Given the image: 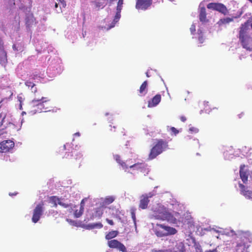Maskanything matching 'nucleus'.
<instances>
[{
    "label": "nucleus",
    "instance_id": "obj_1",
    "mask_svg": "<svg viewBox=\"0 0 252 252\" xmlns=\"http://www.w3.org/2000/svg\"><path fill=\"white\" fill-rule=\"evenodd\" d=\"M239 32L238 38L243 48L247 50L252 51V38L250 36L248 22L242 24Z\"/></svg>",
    "mask_w": 252,
    "mask_h": 252
},
{
    "label": "nucleus",
    "instance_id": "obj_2",
    "mask_svg": "<svg viewBox=\"0 0 252 252\" xmlns=\"http://www.w3.org/2000/svg\"><path fill=\"white\" fill-rule=\"evenodd\" d=\"M50 100L47 97H41V98H34L29 106V113L34 115L37 113L49 111L48 107L45 106Z\"/></svg>",
    "mask_w": 252,
    "mask_h": 252
},
{
    "label": "nucleus",
    "instance_id": "obj_3",
    "mask_svg": "<svg viewBox=\"0 0 252 252\" xmlns=\"http://www.w3.org/2000/svg\"><path fill=\"white\" fill-rule=\"evenodd\" d=\"M167 149L168 143L167 141L162 139H156L149 154L148 159L151 160L155 159Z\"/></svg>",
    "mask_w": 252,
    "mask_h": 252
},
{
    "label": "nucleus",
    "instance_id": "obj_4",
    "mask_svg": "<svg viewBox=\"0 0 252 252\" xmlns=\"http://www.w3.org/2000/svg\"><path fill=\"white\" fill-rule=\"evenodd\" d=\"M177 230L170 226L160 224H156L155 228V233L158 237H163L169 235H173L177 233Z\"/></svg>",
    "mask_w": 252,
    "mask_h": 252
},
{
    "label": "nucleus",
    "instance_id": "obj_5",
    "mask_svg": "<svg viewBox=\"0 0 252 252\" xmlns=\"http://www.w3.org/2000/svg\"><path fill=\"white\" fill-rule=\"evenodd\" d=\"M153 216L155 219L168 221H172L174 219L173 215L169 213L165 208L161 206H159L156 210L154 211Z\"/></svg>",
    "mask_w": 252,
    "mask_h": 252
},
{
    "label": "nucleus",
    "instance_id": "obj_6",
    "mask_svg": "<svg viewBox=\"0 0 252 252\" xmlns=\"http://www.w3.org/2000/svg\"><path fill=\"white\" fill-rule=\"evenodd\" d=\"M82 157L80 151L73 149L70 152H65L63 158L68 159L72 163H76L81 161Z\"/></svg>",
    "mask_w": 252,
    "mask_h": 252
},
{
    "label": "nucleus",
    "instance_id": "obj_7",
    "mask_svg": "<svg viewBox=\"0 0 252 252\" xmlns=\"http://www.w3.org/2000/svg\"><path fill=\"white\" fill-rule=\"evenodd\" d=\"M44 202L41 201L38 204L33 211V215L32 218L33 223H36L40 220L44 212Z\"/></svg>",
    "mask_w": 252,
    "mask_h": 252
},
{
    "label": "nucleus",
    "instance_id": "obj_8",
    "mask_svg": "<svg viewBox=\"0 0 252 252\" xmlns=\"http://www.w3.org/2000/svg\"><path fill=\"white\" fill-rule=\"evenodd\" d=\"M207 8L210 9L219 11L224 15L227 14L228 13V11L226 7L223 4L221 3H210L207 5Z\"/></svg>",
    "mask_w": 252,
    "mask_h": 252
},
{
    "label": "nucleus",
    "instance_id": "obj_9",
    "mask_svg": "<svg viewBox=\"0 0 252 252\" xmlns=\"http://www.w3.org/2000/svg\"><path fill=\"white\" fill-rule=\"evenodd\" d=\"M108 246L111 249H116L122 252H126V246L117 239H113L107 242Z\"/></svg>",
    "mask_w": 252,
    "mask_h": 252
},
{
    "label": "nucleus",
    "instance_id": "obj_10",
    "mask_svg": "<svg viewBox=\"0 0 252 252\" xmlns=\"http://www.w3.org/2000/svg\"><path fill=\"white\" fill-rule=\"evenodd\" d=\"M14 146V142L10 140L3 141L0 143V149L2 153L9 152Z\"/></svg>",
    "mask_w": 252,
    "mask_h": 252
},
{
    "label": "nucleus",
    "instance_id": "obj_11",
    "mask_svg": "<svg viewBox=\"0 0 252 252\" xmlns=\"http://www.w3.org/2000/svg\"><path fill=\"white\" fill-rule=\"evenodd\" d=\"M152 0H136L135 7L137 9L145 10L152 4Z\"/></svg>",
    "mask_w": 252,
    "mask_h": 252
},
{
    "label": "nucleus",
    "instance_id": "obj_12",
    "mask_svg": "<svg viewBox=\"0 0 252 252\" xmlns=\"http://www.w3.org/2000/svg\"><path fill=\"white\" fill-rule=\"evenodd\" d=\"M245 165L241 164L240 166V176L244 184H246L248 180V173L247 171L244 170Z\"/></svg>",
    "mask_w": 252,
    "mask_h": 252
},
{
    "label": "nucleus",
    "instance_id": "obj_13",
    "mask_svg": "<svg viewBox=\"0 0 252 252\" xmlns=\"http://www.w3.org/2000/svg\"><path fill=\"white\" fill-rule=\"evenodd\" d=\"M161 101V95L159 94H156L151 100L148 101V107H153L157 106Z\"/></svg>",
    "mask_w": 252,
    "mask_h": 252
},
{
    "label": "nucleus",
    "instance_id": "obj_14",
    "mask_svg": "<svg viewBox=\"0 0 252 252\" xmlns=\"http://www.w3.org/2000/svg\"><path fill=\"white\" fill-rule=\"evenodd\" d=\"M147 167V165L143 162H137L129 166L130 168L141 172H144L146 170Z\"/></svg>",
    "mask_w": 252,
    "mask_h": 252
},
{
    "label": "nucleus",
    "instance_id": "obj_15",
    "mask_svg": "<svg viewBox=\"0 0 252 252\" xmlns=\"http://www.w3.org/2000/svg\"><path fill=\"white\" fill-rule=\"evenodd\" d=\"M241 194L248 199H252V191L247 190L245 186L241 183L239 184Z\"/></svg>",
    "mask_w": 252,
    "mask_h": 252
},
{
    "label": "nucleus",
    "instance_id": "obj_16",
    "mask_svg": "<svg viewBox=\"0 0 252 252\" xmlns=\"http://www.w3.org/2000/svg\"><path fill=\"white\" fill-rule=\"evenodd\" d=\"M150 202V200L149 199V197L146 195H143L141 197V199L140 200V203L139 207L142 209H145L147 208L148 205Z\"/></svg>",
    "mask_w": 252,
    "mask_h": 252
},
{
    "label": "nucleus",
    "instance_id": "obj_17",
    "mask_svg": "<svg viewBox=\"0 0 252 252\" xmlns=\"http://www.w3.org/2000/svg\"><path fill=\"white\" fill-rule=\"evenodd\" d=\"M200 9L199 19L201 22L205 21V4L202 1L199 6Z\"/></svg>",
    "mask_w": 252,
    "mask_h": 252
},
{
    "label": "nucleus",
    "instance_id": "obj_18",
    "mask_svg": "<svg viewBox=\"0 0 252 252\" xmlns=\"http://www.w3.org/2000/svg\"><path fill=\"white\" fill-rule=\"evenodd\" d=\"M148 82L147 81H145L140 86L139 88V93L140 94L142 95H145L148 91Z\"/></svg>",
    "mask_w": 252,
    "mask_h": 252
},
{
    "label": "nucleus",
    "instance_id": "obj_19",
    "mask_svg": "<svg viewBox=\"0 0 252 252\" xmlns=\"http://www.w3.org/2000/svg\"><path fill=\"white\" fill-rule=\"evenodd\" d=\"M114 158L117 162L119 163L124 169H126L128 168V166L126 165L125 162L121 160V157L119 155H115L114 156Z\"/></svg>",
    "mask_w": 252,
    "mask_h": 252
},
{
    "label": "nucleus",
    "instance_id": "obj_20",
    "mask_svg": "<svg viewBox=\"0 0 252 252\" xmlns=\"http://www.w3.org/2000/svg\"><path fill=\"white\" fill-rule=\"evenodd\" d=\"M233 21V18L227 17L220 19V20L217 22V24L220 26H221L223 25L228 24Z\"/></svg>",
    "mask_w": 252,
    "mask_h": 252
},
{
    "label": "nucleus",
    "instance_id": "obj_21",
    "mask_svg": "<svg viewBox=\"0 0 252 252\" xmlns=\"http://www.w3.org/2000/svg\"><path fill=\"white\" fill-rule=\"evenodd\" d=\"M119 232L117 230H112L111 231L109 232L105 235V239L108 240V241L113 240L112 239L117 237L118 235Z\"/></svg>",
    "mask_w": 252,
    "mask_h": 252
},
{
    "label": "nucleus",
    "instance_id": "obj_22",
    "mask_svg": "<svg viewBox=\"0 0 252 252\" xmlns=\"http://www.w3.org/2000/svg\"><path fill=\"white\" fill-rule=\"evenodd\" d=\"M84 200H82L80 204V207L79 210H76L74 212V216L76 218H79L83 214L84 209Z\"/></svg>",
    "mask_w": 252,
    "mask_h": 252
},
{
    "label": "nucleus",
    "instance_id": "obj_23",
    "mask_svg": "<svg viewBox=\"0 0 252 252\" xmlns=\"http://www.w3.org/2000/svg\"><path fill=\"white\" fill-rule=\"evenodd\" d=\"M60 199L56 196H52L49 198V202L53 204V207H57L58 204H59V201H60Z\"/></svg>",
    "mask_w": 252,
    "mask_h": 252
},
{
    "label": "nucleus",
    "instance_id": "obj_24",
    "mask_svg": "<svg viewBox=\"0 0 252 252\" xmlns=\"http://www.w3.org/2000/svg\"><path fill=\"white\" fill-rule=\"evenodd\" d=\"M98 227L99 228H102L103 227V225L101 223H96L93 224H89L85 226V228L87 229H94L95 227Z\"/></svg>",
    "mask_w": 252,
    "mask_h": 252
},
{
    "label": "nucleus",
    "instance_id": "obj_25",
    "mask_svg": "<svg viewBox=\"0 0 252 252\" xmlns=\"http://www.w3.org/2000/svg\"><path fill=\"white\" fill-rule=\"evenodd\" d=\"M0 53H1V55L4 57V60H6V53L4 50L3 43L1 40L0 39Z\"/></svg>",
    "mask_w": 252,
    "mask_h": 252
},
{
    "label": "nucleus",
    "instance_id": "obj_26",
    "mask_svg": "<svg viewBox=\"0 0 252 252\" xmlns=\"http://www.w3.org/2000/svg\"><path fill=\"white\" fill-rule=\"evenodd\" d=\"M115 200V197L113 196H108L105 198L104 203L108 205L112 203Z\"/></svg>",
    "mask_w": 252,
    "mask_h": 252
},
{
    "label": "nucleus",
    "instance_id": "obj_27",
    "mask_svg": "<svg viewBox=\"0 0 252 252\" xmlns=\"http://www.w3.org/2000/svg\"><path fill=\"white\" fill-rule=\"evenodd\" d=\"M135 211L136 209L135 208H131L130 209L131 217L134 223L136 221Z\"/></svg>",
    "mask_w": 252,
    "mask_h": 252
},
{
    "label": "nucleus",
    "instance_id": "obj_28",
    "mask_svg": "<svg viewBox=\"0 0 252 252\" xmlns=\"http://www.w3.org/2000/svg\"><path fill=\"white\" fill-rule=\"evenodd\" d=\"M123 3V0H119L117 6V10L119 11L122 10Z\"/></svg>",
    "mask_w": 252,
    "mask_h": 252
},
{
    "label": "nucleus",
    "instance_id": "obj_29",
    "mask_svg": "<svg viewBox=\"0 0 252 252\" xmlns=\"http://www.w3.org/2000/svg\"><path fill=\"white\" fill-rule=\"evenodd\" d=\"M121 10L119 11L118 10H117V12L115 17V19L114 20L115 22H117L120 19L121 16Z\"/></svg>",
    "mask_w": 252,
    "mask_h": 252
},
{
    "label": "nucleus",
    "instance_id": "obj_30",
    "mask_svg": "<svg viewBox=\"0 0 252 252\" xmlns=\"http://www.w3.org/2000/svg\"><path fill=\"white\" fill-rule=\"evenodd\" d=\"M95 216L98 217H101L103 214V212L100 208H97L95 211Z\"/></svg>",
    "mask_w": 252,
    "mask_h": 252
},
{
    "label": "nucleus",
    "instance_id": "obj_31",
    "mask_svg": "<svg viewBox=\"0 0 252 252\" xmlns=\"http://www.w3.org/2000/svg\"><path fill=\"white\" fill-rule=\"evenodd\" d=\"M25 84L26 86H27L28 87H31V88H32V87H34L35 86V85L33 83H32L29 80L26 81L25 83Z\"/></svg>",
    "mask_w": 252,
    "mask_h": 252
},
{
    "label": "nucleus",
    "instance_id": "obj_32",
    "mask_svg": "<svg viewBox=\"0 0 252 252\" xmlns=\"http://www.w3.org/2000/svg\"><path fill=\"white\" fill-rule=\"evenodd\" d=\"M59 205L62 206V207H63L64 208H67L70 206V204L64 203L62 202V201H61V200H60V201H59Z\"/></svg>",
    "mask_w": 252,
    "mask_h": 252
},
{
    "label": "nucleus",
    "instance_id": "obj_33",
    "mask_svg": "<svg viewBox=\"0 0 252 252\" xmlns=\"http://www.w3.org/2000/svg\"><path fill=\"white\" fill-rule=\"evenodd\" d=\"M171 131L174 133L175 135H176L179 133V130H177L175 127H171Z\"/></svg>",
    "mask_w": 252,
    "mask_h": 252
},
{
    "label": "nucleus",
    "instance_id": "obj_34",
    "mask_svg": "<svg viewBox=\"0 0 252 252\" xmlns=\"http://www.w3.org/2000/svg\"><path fill=\"white\" fill-rule=\"evenodd\" d=\"M7 61V59L6 60H4V57L1 55V53H0V63H5Z\"/></svg>",
    "mask_w": 252,
    "mask_h": 252
},
{
    "label": "nucleus",
    "instance_id": "obj_35",
    "mask_svg": "<svg viewBox=\"0 0 252 252\" xmlns=\"http://www.w3.org/2000/svg\"><path fill=\"white\" fill-rule=\"evenodd\" d=\"M40 76L38 75V74H33L31 75V79L35 80V79H37L39 78Z\"/></svg>",
    "mask_w": 252,
    "mask_h": 252
},
{
    "label": "nucleus",
    "instance_id": "obj_36",
    "mask_svg": "<svg viewBox=\"0 0 252 252\" xmlns=\"http://www.w3.org/2000/svg\"><path fill=\"white\" fill-rule=\"evenodd\" d=\"M66 220L67 222H68L70 224L73 225H75V224H76V222L75 221L72 220H70V219H66Z\"/></svg>",
    "mask_w": 252,
    "mask_h": 252
},
{
    "label": "nucleus",
    "instance_id": "obj_37",
    "mask_svg": "<svg viewBox=\"0 0 252 252\" xmlns=\"http://www.w3.org/2000/svg\"><path fill=\"white\" fill-rule=\"evenodd\" d=\"M106 221L111 225H114V222L112 220H109L108 219H106Z\"/></svg>",
    "mask_w": 252,
    "mask_h": 252
},
{
    "label": "nucleus",
    "instance_id": "obj_38",
    "mask_svg": "<svg viewBox=\"0 0 252 252\" xmlns=\"http://www.w3.org/2000/svg\"><path fill=\"white\" fill-rule=\"evenodd\" d=\"M190 31L192 33L194 32L195 31V27L194 25H191L190 28Z\"/></svg>",
    "mask_w": 252,
    "mask_h": 252
},
{
    "label": "nucleus",
    "instance_id": "obj_39",
    "mask_svg": "<svg viewBox=\"0 0 252 252\" xmlns=\"http://www.w3.org/2000/svg\"><path fill=\"white\" fill-rule=\"evenodd\" d=\"M180 120L182 122H185L187 120V118L185 116H182L180 117Z\"/></svg>",
    "mask_w": 252,
    "mask_h": 252
},
{
    "label": "nucleus",
    "instance_id": "obj_40",
    "mask_svg": "<svg viewBox=\"0 0 252 252\" xmlns=\"http://www.w3.org/2000/svg\"><path fill=\"white\" fill-rule=\"evenodd\" d=\"M31 90L32 93H35L37 92V88L34 87L31 88Z\"/></svg>",
    "mask_w": 252,
    "mask_h": 252
},
{
    "label": "nucleus",
    "instance_id": "obj_41",
    "mask_svg": "<svg viewBox=\"0 0 252 252\" xmlns=\"http://www.w3.org/2000/svg\"><path fill=\"white\" fill-rule=\"evenodd\" d=\"M198 40L199 41V43H203L204 42L202 37H199Z\"/></svg>",
    "mask_w": 252,
    "mask_h": 252
},
{
    "label": "nucleus",
    "instance_id": "obj_42",
    "mask_svg": "<svg viewBox=\"0 0 252 252\" xmlns=\"http://www.w3.org/2000/svg\"><path fill=\"white\" fill-rule=\"evenodd\" d=\"M21 99H22V97H21L19 98V101H20V109L21 110H22V101H21Z\"/></svg>",
    "mask_w": 252,
    "mask_h": 252
},
{
    "label": "nucleus",
    "instance_id": "obj_43",
    "mask_svg": "<svg viewBox=\"0 0 252 252\" xmlns=\"http://www.w3.org/2000/svg\"><path fill=\"white\" fill-rule=\"evenodd\" d=\"M207 252H218V251L217 250V249H214L212 251H207Z\"/></svg>",
    "mask_w": 252,
    "mask_h": 252
},
{
    "label": "nucleus",
    "instance_id": "obj_44",
    "mask_svg": "<svg viewBox=\"0 0 252 252\" xmlns=\"http://www.w3.org/2000/svg\"><path fill=\"white\" fill-rule=\"evenodd\" d=\"M61 2L62 4H63V6H64L65 5V1L63 0L62 1L61 0Z\"/></svg>",
    "mask_w": 252,
    "mask_h": 252
},
{
    "label": "nucleus",
    "instance_id": "obj_45",
    "mask_svg": "<svg viewBox=\"0 0 252 252\" xmlns=\"http://www.w3.org/2000/svg\"><path fill=\"white\" fill-rule=\"evenodd\" d=\"M9 195L10 196H13V195H16L17 194V193H9Z\"/></svg>",
    "mask_w": 252,
    "mask_h": 252
},
{
    "label": "nucleus",
    "instance_id": "obj_46",
    "mask_svg": "<svg viewBox=\"0 0 252 252\" xmlns=\"http://www.w3.org/2000/svg\"><path fill=\"white\" fill-rule=\"evenodd\" d=\"M58 4H57V3H55V8H57L58 7Z\"/></svg>",
    "mask_w": 252,
    "mask_h": 252
},
{
    "label": "nucleus",
    "instance_id": "obj_47",
    "mask_svg": "<svg viewBox=\"0 0 252 252\" xmlns=\"http://www.w3.org/2000/svg\"><path fill=\"white\" fill-rule=\"evenodd\" d=\"M146 76H147V77H150V76L149 75V74H148V72H147L146 73Z\"/></svg>",
    "mask_w": 252,
    "mask_h": 252
},
{
    "label": "nucleus",
    "instance_id": "obj_48",
    "mask_svg": "<svg viewBox=\"0 0 252 252\" xmlns=\"http://www.w3.org/2000/svg\"><path fill=\"white\" fill-rule=\"evenodd\" d=\"M5 115H3V118L2 120V121H3L4 119L5 118Z\"/></svg>",
    "mask_w": 252,
    "mask_h": 252
},
{
    "label": "nucleus",
    "instance_id": "obj_49",
    "mask_svg": "<svg viewBox=\"0 0 252 252\" xmlns=\"http://www.w3.org/2000/svg\"><path fill=\"white\" fill-rule=\"evenodd\" d=\"M247 0L250 1L251 3H252V0Z\"/></svg>",
    "mask_w": 252,
    "mask_h": 252
},
{
    "label": "nucleus",
    "instance_id": "obj_50",
    "mask_svg": "<svg viewBox=\"0 0 252 252\" xmlns=\"http://www.w3.org/2000/svg\"><path fill=\"white\" fill-rule=\"evenodd\" d=\"M2 116V113H1V114H0V117H1Z\"/></svg>",
    "mask_w": 252,
    "mask_h": 252
},
{
    "label": "nucleus",
    "instance_id": "obj_51",
    "mask_svg": "<svg viewBox=\"0 0 252 252\" xmlns=\"http://www.w3.org/2000/svg\"><path fill=\"white\" fill-rule=\"evenodd\" d=\"M13 48H15V45H13Z\"/></svg>",
    "mask_w": 252,
    "mask_h": 252
},
{
    "label": "nucleus",
    "instance_id": "obj_52",
    "mask_svg": "<svg viewBox=\"0 0 252 252\" xmlns=\"http://www.w3.org/2000/svg\"><path fill=\"white\" fill-rule=\"evenodd\" d=\"M160 231H163V229H162L160 228Z\"/></svg>",
    "mask_w": 252,
    "mask_h": 252
}]
</instances>
